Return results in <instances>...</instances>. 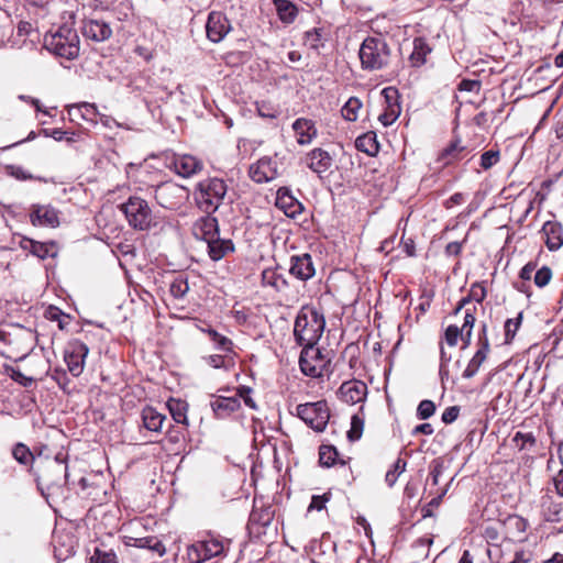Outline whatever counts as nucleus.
I'll use <instances>...</instances> for the list:
<instances>
[{"label": "nucleus", "instance_id": "4d7b16f0", "mask_svg": "<svg viewBox=\"0 0 563 563\" xmlns=\"http://www.w3.org/2000/svg\"><path fill=\"white\" fill-rule=\"evenodd\" d=\"M251 394H252V389L247 386H239L238 389H236V396L240 399H243L244 404L251 408V409H256L257 406H256V402L255 400L251 397Z\"/></svg>", "mask_w": 563, "mask_h": 563}, {"label": "nucleus", "instance_id": "b1692460", "mask_svg": "<svg viewBox=\"0 0 563 563\" xmlns=\"http://www.w3.org/2000/svg\"><path fill=\"white\" fill-rule=\"evenodd\" d=\"M299 145H309L318 135V130L312 120L299 118L292 123Z\"/></svg>", "mask_w": 563, "mask_h": 563}, {"label": "nucleus", "instance_id": "4c0bfd02", "mask_svg": "<svg viewBox=\"0 0 563 563\" xmlns=\"http://www.w3.org/2000/svg\"><path fill=\"white\" fill-rule=\"evenodd\" d=\"M275 5L279 19L284 23H292L297 16V7L288 0H275Z\"/></svg>", "mask_w": 563, "mask_h": 563}, {"label": "nucleus", "instance_id": "338daca9", "mask_svg": "<svg viewBox=\"0 0 563 563\" xmlns=\"http://www.w3.org/2000/svg\"><path fill=\"white\" fill-rule=\"evenodd\" d=\"M479 88H481V82L478 80L463 79L459 84V89L461 91H478Z\"/></svg>", "mask_w": 563, "mask_h": 563}, {"label": "nucleus", "instance_id": "3c124183", "mask_svg": "<svg viewBox=\"0 0 563 563\" xmlns=\"http://www.w3.org/2000/svg\"><path fill=\"white\" fill-rule=\"evenodd\" d=\"M522 313H519L515 319H508L505 322V342L510 343L515 338L518 329L520 328Z\"/></svg>", "mask_w": 563, "mask_h": 563}, {"label": "nucleus", "instance_id": "a211bd4d", "mask_svg": "<svg viewBox=\"0 0 563 563\" xmlns=\"http://www.w3.org/2000/svg\"><path fill=\"white\" fill-rule=\"evenodd\" d=\"M289 273L299 280L306 282L316 274L311 255L303 253L290 257Z\"/></svg>", "mask_w": 563, "mask_h": 563}, {"label": "nucleus", "instance_id": "9b49d317", "mask_svg": "<svg viewBox=\"0 0 563 563\" xmlns=\"http://www.w3.org/2000/svg\"><path fill=\"white\" fill-rule=\"evenodd\" d=\"M489 352L490 343L487 336V325L483 323L477 338V350L467 363V366L462 374L463 378L468 379L474 377L478 373L483 363L487 360Z\"/></svg>", "mask_w": 563, "mask_h": 563}, {"label": "nucleus", "instance_id": "dca6fc26", "mask_svg": "<svg viewBox=\"0 0 563 563\" xmlns=\"http://www.w3.org/2000/svg\"><path fill=\"white\" fill-rule=\"evenodd\" d=\"M47 472H53L57 475L56 479L51 481L47 474L37 476L36 482L38 485L45 484L47 487L66 484L68 477V466L65 463V457L58 453L54 461L48 463Z\"/></svg>", "mask_w": 563, "mask_h": 563}, {"label": "nucleus", "instance_id": "49530a36", "mask_svg": "<svg viewBox=\"0 0 563 563\" xmlns=\"http://www.w3.org/2000/svg\"><path fill=\"white\" fill-rule=\"evenodd\" d=\"M338 456V451L331 445H321L319 449V462L323 466H331L334 464Z\"/></svg>", "mask_w": 563, "mask_h": 563}, {"label": "nucleus", "instance_id": "a19ab883", "mask_svg": "<svg viewBox=\"0 0 563 563\" xmlns=\"http://www.w3.org/2000/svg\"><path fill=\"white\" fill-rule=\"evenodd\" d=\"M7 174L18 180H38L46 183V179L40 176H33L27 170H25L22 166L19 165H7L5 166Z\"/></svg>", "mask_w": 563, "mask_h": 563}, {"label": "nucleus", "instance_id": "bb28decb", "mask_svg": "<svg viewBox=\"0 0 563 563\" xmlns=\"http://www.w3.org/2000/svg\"><path fill=\"white\" fill-rule=\"evenodd\" d=\"M206 243L208 245V254L214 262L222 260L234 251L233 242L229 239H221L219 235Z\"/></svg>", "mask_w": 563, "mask_h": 563}, {"label": "nucleus", "instance_id": "052dcab7", "mask_svg": "<svg viewBox=\"0 0 563 563\" xmlns=\"http://www.w3.org/2000/svg\"><path fill=\"white\" fill-rule=\"evenodd\" d=\"M321 42V33L318 29H312L305 33V44L317 49Z\"/></svg>", "mask_w": 563, "mask_h": 563}, {"label": "nucleus", "instance_id": "cd10ccee", "mask_svg": "<svg viewBox=\"0 0 563 563\" xmlns=\"http://www.w3.org/2000/svg\"><path fill=\"white\" fill-rule=\"evenodd\" d=\"M75 113H79V118L86 122H89L91 124L98 123V115L100 113L98 112L97 106L95 103L89 102H82L78 104L70 106L68 108V114L70 117L71 121H75Z\"/></svg>", "mask_w": 563, "mask_h": 563}, {"label": "nucleus", "instance_id": "2eb2a0df", "mask_svg": "<svg viewBox=\"0 0 563 563\" xmlns=\"http://www.w3.org/2000/svg\"><path fill=\"white\" fill-rule=\"evenodd\" d=\"M250 177L258 184L268 183L278 175L277 163L271 157H262L250 167Z\"/></svg>", "mask_w": 563, "mask_h": 563}, {"label": "nucleus", "instance_id": "774afa93", "mask_svg": "<svg viewBox=\"0 0 563 563\" xmlns=\"http://www.w3.org/2000/svg\"><path fill=\"white\" fill-rule=\"evenodd\" d=\"M537 268V264L534 262L527 263L520 271L519 277L522 280H530L532 277L533 272Z\"/></svg>", "mask_w": 563, "mask_h": 563}, {"label": "nucleus", "instance_id": "8fccbe9b", "mask_svg": "<svg viewBox=\"0 0 563 563\" xmlns=\"http://www.w3.org/2000/svg\"><path fill=\"white\" fill-rule=\"evenodd\" d=\"M208 335L210 336L211 341L217 345L219 350L222 351H230L232 346V341L228 339L227 336L220 334L214 329H207L203 330Z\"/></svg>", "mask_w": 563, "mask_h": 563}, {"label": "nucleus", "instance_id": "f8f14e48", "mask_svg": "<svg viewBox=\"0 0 563 563\" xmlns=\"http://www.w3.org/2000/svg\"><path fill=\"white\" fill-rule=\"evenodd\" d=\"M29 217L34 227L57 228L59 225V212L51 205H32Z\"/></svg>", "mask_w": 563, "mask_h": 563}, {"label": "nucleus", "instance_id": "a878e982", "mask_svg": "<svg viewBox=\"0 0 563 563\" xmlns=\"http://www.w3.org/2000/svg\"><path fill=\"white\" fill-rule=\"evenodd\" d=\"M544 243L550 251H558L563 245V229L556 221H547L541 230Z\"/></svg>", "mask_w": 563, "mask_h": 563}, {"label": "nucleus", "instance_id": "603ef678", "mask_svg": "<svg viewBox=\"0 0 563 563\" xmlns=\"http://www.w3.org/2000/svg\"><path fill=\"white\" fill-rule=\"evenodd\" d=\"M90 561L91 563H117V555L113 551H102L96 548Z\"/></svg>", "mask_w": 563, "mask_h": 563}, {"label": "nucleus", "instance_id": "c756f323", "mask_svg": "<svg viewBox=\"0 0 563 563\" xmlns=\"http://www.w3.org/2000/svg\"><path fill=\"white\" fill-rule=\"evenodd\" d=\"M126 544L140 549H147L159 558H162L166 553V548L163 544V542L157 537L154 536L143 538H130V541L126 542Z\"/></svg>", "mask_w": 563, "mask_h": 563}, {"label": "nucleus", "instance_id": "393cba45", "mask_svg": "<svg viewBox=\"0 0 563 563\" xmlns=\"http://www.w3.org/2000/svg\"><path fill=\"white\" fill-rule=\"evenodd\" d=\"M276 207L285 212L287 217H296L302 210L301 203L290 194L289 189L282 187L277 190Z\"/></svg>", "mask_w": 563, "mask_h": 563}, {"label": "nucleus", "instance_id": "72a5a7b5", "mask_svg": "<svg viewBox=\"0 0 563 563\" xmlns=\"http://www.w3.org/2000/svg\"><path fill=\"white\" fill-rule=\"evenodd\" d=\"M486 297V289L483 284L475 283L472 285L470 289L468 296L462 298L456 308L454 309V314H457L467 303H470L472 300L481 303Z\"/></svg>", "mask_w": 563, "mask_h": 563}, {"label": "nucleus", "instance_id": "58836bf2", "mask_svg": "<svg viewBox=\"0 0 563 563\" xmlns=\"http://www.w3.org/2000/svg\"><path fill=\"white\" fill-rule=\"evenodd\" d=\"M21 247L30 251L34 256H37L41 260H44L49 255V246L47 244L33 241L31 239H24L21 242Z\"/></svg>", "mask_w": 563, "mask_h": 563}, {"label": "nucleus", "instance_id": "680f3d73", "mask_svg": "<svg viewBox=\"0 0 563 563\" xmlns=\"http://www.w3.org/2000/svg\"><path fill=\"white\" fill-rule=\"evenodd\" d=\"M444 471L443 463L439 460H434L430 465V478L432 481V485H438L440 476Z\"/></svg>", "mask_w": 563, "mask_h": 563}, {"label": "nucleus", "instance_id": "39448f33", "mask_svg": "<svg viewBox=\"0 0 563 563\" xmlns=\"http://www.w3.org/2000/svg\"><path fill=\"white\" fill-rule=\"evenodd\" d=\"M230 544V539L209 533L205 539L188 547V561L189 563H202L214 556L223 555L229 550Z\"/></svg>", "mask_w": 563, "mask_h": 563}, {"label": "nucleus", "instance_id": "69168bd1", "mask_svg": "<svg viewBox=\"0 0 563 563\" xmlns=\"http://www.w3.org/2000/svg\"><path fill=\"white\" fill-rule=\"evenodd\" d=\"M329 500L328 496L324 494L322 496L314 495L312 496L311 503L308 507V510L316 509L318 511L322 510L325 507V503Z\"/></svg>", "mask_w": 563, "mask_h": 563}, {"label": "nucleus", "instance_id": "f704fd0d", "mask_svg": "<svg viewBox=\"0 0 563 563\" xmlns=\"http://www.w3.org/2000/svg\"><path fill=\"white\" fill-rule=\"evenodd\" d=\"M355 146L358 151L368 155H375L378 152L379 145L376 140V134L367 132L355 140Z\"/></svg>", "mask_w": 563, "mask_h": 563}, {"label": "nucleus", "instance_id": "1a4fd4ad", "mask_svg": "<svg viewBox=\"0 0 563 563\" xmlns=\"http://www.w3.org/2000/svg\"><path fill=\"white\" fill-rule=\"evenodd\" d=\"M154 198L161 207L177 210L186 199V191L184 187L174 183H164L156 187Z\"/></svg>", "mask_w": 563, "mask_h": 563}, {"label": "nucleus", "instance_id": "7c9ffc66", "mask_svg": "<svg viewBox=\"0 0 563 563\" xmlns=\"http://www.w3.org/2000/svg\"><path fill=\"white\" fill-rule=\"evenodd\" d=\"M165 419L166 417L153 407L147 406L142 410L143 424L150 431H162Z\"/></svg>", "mask_w": 563, "mask_h": 563}, {"label": "nucleus", "instance_id": "ea45409f", "mask_svg": "<svg viewBox=\"0 0 563 563\" xmlns=\"http://www.w3.org/2000/svg\"><path fill=\"white\" fill-rule=\"evenodd\" d=\"M12 456L18 463L25 466L31 465L35 460L29 446L21 442L13 446Z\"/></svg>", "mask_w": 563, "mask_h": 563}, {"label": "nucleus", "instance_id": "37998d69", "mask_svg": "<svg viewBox=\"0 0 563 563\" xmlns=\"http://www.w3.org/2000/svg\"><path fill=\"white\" fill-rule=\"evenodd\" d=\"M512 442L515 446L520 450H531L536 445V438L531 432H516V434L512 438Z\"/></svg>", "mask_w": 563, "mask_h": 563}, {"label": "nucleus", "instance_id": "13d9d810", "mask_svg": "<svg viewBox=\"0 0 563 563\" xmlns=\"http://www.w3.org/2000/svg\"><path fill=\"white\" fill-rule=\"evenodd\" d=\"M499 161V152L498 151H486L481 156V166L484 169H489Z\"/></svg>", "mask_w": 563, "mask_h": 563}, {"label": "nucleus", "instance_id": "4be33fe9", "mask_svg": "<svg viewBox=\"0 0 563 563\" xmlns=\"http://www.w3.org/2000/svg\"><path fill=\"white\" fill-rule=\"evenodd\" d=\"M194 235L197 239H201L206 242L219 235V225L217 218L211 214H207L199 218L192 228Z\"/></svg>", "mask_w": 563, "mask_h": 563}, {"label": "nucleus", "instance_id": "ddd939ff", "mask_svg": "<svg viewBox=\"0 0 563 563\" xmlns=\"http://www.w3.org/2000/svg\"><path fill=\"white\" fill-rule=\"evenodd\" d=\"M385 99V107L383 113L379 114L378 120L383 125L388 126L393 124L400 115L401 107L398 101V90L394 87H387L382 91Z\"/></svg>", "mask_w": 563, "mask_h": 563}, {"label": "nucleus", "instance_id": "c9c22d12", "mask_svg": "<svg viewBox=\"0 0 563 563\" xmlns=\"http://www.w3.org/2000/svg\"><path fill=\"white\" fill-rule=\"evenodd\" d=\"M430 47L422 38H415L413 51L411 52L409 59L412 66H421L426 63V57L430 53Z\"/></svg>", "mask_w": 563, "mask_h": 563}, {"label": "nucleus", "instance_id": "c03bdc74", "mask_svg": "<svg viewBox=\"0 0 563 563\" xmlns=\"http://www.w3.org/2000/svg\"><path fill=\"white\" fill-rule=\"evenodd\" d=\"M262 280L264 285L272 286L276 290H282L287 286L286 279L274 271H264L262 274Z\"/></svg>", "mask_w": 563, "mask_h": 563}, {"label": "nucleus", "instance_id": "9d476101", "mask_svg": "<svg viewBox=\"0 0 563 563\" xmlns=\"http://www.w3.org/2000/svg\"><path fill=\"white\" fill-rule=\"evenodd\" d=\"M88 353V346L79 340L69 342L65 347L64 361L67 364L68 372L74 377H78L84 372L85 360Z\"/></svg>", "mask_w": 563, "mask_h": 563}, {"label": "nucleus", "instance_id": "4468645a", "mask_svg": "<svg viewBox=\"0 0 563 563\" xmlns=\"http://www.w3.org/2000/svg\"><path fill=\"white\" fill-rule=\"evenodd\" d=\"M231 24L228 20V18L217 11H212L208 15L207 24H206V32L207 37L213 42L219 43L221 42L225 35L230 32Z\"/></svg>", "mask_w": 563, "mask_h": 563}, {"label": "nucleus", "instance_id": "412c9836", "mask_svg": "<svg viewBox=\"0 0 563 563\" xmlns=\"http://www.w3.org/2000/svg\"><path fill=\"white\" fill-rule=\"evenodd\" d=\"M210 407L218 419H225L238 411L241 402L238 397L214 396L210 401Z\"/></svg>", "mask_w": 563, "mask_h": 563}, {"label": "nucleus", "instance_id": "5fc2aeb1", "mask_svg": "<svg viewBox=\"0 0 563 563\" xmlns=\"http://www.w3.org/2000/svg\"><path fill=\"white\" fill-rule=\"evenodd\" d=\"M551 278H552L551 268L548 266H542L541 268H539L536 272L533 282L538 287L542 288L550 283Z\"/></svg>", "mask_w": 563, "mask_h": 563}, {"label": "nucleus", "instance_id": "09e8293b", "mask_svg": "<svg viewBox=\"0 0 563 563\" xmlns=\"http://www.w3.org/2000/svg\"><path fill=\"white\" fill-rule=\"evenodd\" d=\"M364 429V419L358 415H353L351 418V429L347 431L350 441H356L362 437Z\"/></svg>", "mask_w": 563, "mask_h": 563}, {"label": "nucleus", "instance_id": "2f4dec72", "mask_svg": "<svg viewBox=\"0 0 563 563\" xmlns=\"http://www.w3.org/2000/svg\"><path fill=\"white\" fill-rule=\"evenodd\" d=\"M467 153L468 151L465 146L461 145L460 141H454L442 151L439 161L443 162L444 165H449L454 161L464 158Z\"/></svg>", "mask_w": 563, "mask_h": 563}, {"label": "nucleus", "instance_id": "20e7f679", "mask_svg": "<svg viewBox=\"0 0 563 563\" xmlns=\"http://www.w3.org/2000/svg\"><path fill=\"white\" fill-rule=\"evenodd\" d=\"M44 46L56 56L74 59L79 54V36L76 30L64 24L44 36Z\"/></svg>", "mask_w": 563, "mask_h": 563}, {"label": "nucleus", "instance_id": "aec40b11", "mask_svg": "<svg viewBox=\"0 0 563 563\" xmlns=\"http://www.w3.org/2000/svg\"><path fill=\"white\" fill-rule=\"evenodd\" d=\"M306 165L316 174L322 175L327 173L333 163L332 156L322 148H313L306 157Z\"/></svg>", "mask_w": 563, "mask_h": 563}, {"label": "nucleus", "instance_id": "c85d7f7f", "mask_svg": "<svg viewBox=\"0 0 563 563\" xmlns=\"http://www.w3.org/2000/svg\"><path fill=\"white\" fill-rule=\"evenodd\" d=\"M542 515L543 518L549 522H561L563 521V503L553 500L549 496L542 497Z\"/></svg>", "mask_w": 563, "mask_h": 563}, {"label": "nucleus", "instance_id": "a18cd8bd", "mask_svg": "<svg viewBox=\"0 0 563 563\" xmlns=\"http://www.w3.org/2000/svg\"><path fill=\"white\" fill-rule=\"evenodd\" d=\"M189 290V285L186 278L181 275L177 276L170 284L169 291L176 299H181Z\"/></svg>", "mask_w": 563, "mask_h": 563}, {"label": "nucleus", "instance_id": "864d4df0", "mask_svg": "<svg viewBox=\"0 0 563 563\" xmlns=\"http://www.w3.org/2000/svg\"><path fill=\"white\" fill-rule=\"evenodd\" d=\"M435 412V405L432 400L424 399L420 401L417 408V416L421 420L429 419Z\"/></svg>", "mask_w": 563, "mask_h": 563}, {"label": "nucleus", "instance_id": "6e6552de", "mask_svg": "<svg viewBox=\"0 0 563 563\" xmlns=\"http://www.w3.org/2000/svg\"><path fill=\"white\" fill-rule=\"evenodd\" d=\"M317 344L301 345L302 351L299 357L301 372L311 377H320L329 363V360L322 354Z\"/></svg>", "mask_w": 563, "mask_h": 563}, {"label": "nucleus", "instance_id": "bf43d9fd", "mask_svg": "<svg viewBox=\"0 0 563 563\" xmlns=\"http://www.w3.org/2000/svg\"><path fill=\"white\" fill-rule=\"evenodd\" d=\"M461 334L462 331L460 328L457 325L451 324L444 332V340L449 346H455Z\"/></svg>", "mask_w": 563, "mask_h": 563}, {"label": "nucleus", "instance_id": "e433bc0d", "mask_svg": "<svg viewBox=\"0 0 563 563\" xmlns=\"http://www.w3.org/2000/svg\"><path fill=\"white\" fill-rule=\"evenodd\" d=\"M66 541L60 542V537H54L55 556L58 560H64L75 553V540L73 536H66Z\"/></svg>", "mask_w": 563, "mask_h": 563}, {"label": "nucleus", "instance_id": "423d86ee", "mask_svg": "<svg viewBox=\"0 0 563 563\" xmlns=\"http://www.w3.org/2000/svg\"><path fill=\"white\" fill-rule=\"evenodd\" d=\"M120 210L134 230L147 231L157 224L147 201L141 197L131 196L120 205Z\"/></svg>", "mask_w": 563, "mask_h": 563}, {"label": "nucleus", "instance_id": "0e129e2a", "mask_svg": "<svg viewBox=\"0 0 563 563\" xmlns=\"http://www.w3.org/2000/svg\"><path fill=\"white\" fill-rule=\"evenodd\" d=\"M475 310H476V307H474L473 310H471V309L465 310L464 322H463L462 328H460L461 331H466V330L473 331V327L476 321V318L474 316Z\"/></svg>", "mask_w": 563, "mask_h": 563}, {"label": "nucleus", "instance_id": "f03ea898", "mask_svg": "<svg viewBox=\"0 0 563 563\" xmlns=\"http://www.w3.org/2000/svg\"><path fill=\"white\" fill-rule=\"evenodd\" d=\"M358 57L364 70H382L390 64L391 49L383 36H368L360 46Z\"/></svg>", "mask_w": 563, "mask_h": 563}, {"label": "nucleus", "instance_id": "de8ad7c7", "mask_svg": "<svg viewBox=\"0 0 563 563\" xmlns=\"http://www.w3.org/2000/svg\"><path fill=\"white\" fill-rule=\"evenodd\" d=\"M273 518L269 509L256 510L253 509L250 515V523L251 525H261L262 527H266L271 523Z\"/></svg>", "mask_w": 563, "mask_h": 563}, {"label": "nucleus", "instance_id": "f257e3e1", "mask_svg": "<svg viewBox=\"0 0 563 563\" xmlns=\"http://www.w3.org/2000/svg\"><path fill=\"white\" fill-rule=\"evenodd\" d=\"M325 328V319L313 306H302L298 311L295 324L294 336L296 342L301 345L317 344L322 336Z\"/></svg>", "mask_w": 563, "mask_h": 563}, {"label": "nucleus", "instance_id": "f3484780", "mask_svg": "<svg viewBox=\"0 0 563 563\" xmlns=\"http://www.w3.org/2000/svg\"><path fill=\"white\" fill-rule=\"evenodd\" d=\"M339 394L344 402L355 405L365 400L367 385L358 379L347 380L340 386Z\"/></svg>", "mask_w": 563, "mask_h": 563}, {"label": "nucleus", "instance_id": "6e6d98bb", "mask_svg": "<svg viewBox=\"0 0 563 563\" xmlns=\"http://www.w3.org/2000/svg\"><path fill=\"white\" fill-rule=\"evenodd\" d=\"M7 372L11 379L23 387H29L33 383V378L24 375L19 368L10 367Z\"/></svg>", "mask_w": 563, "mask_h": 563}, {"label": "nucleus", "instance_id": "473e14b6", "mask_svg": "<svg viewBox=\"0 0 563 563\" xmlns=\"http://www.w3.org/2000/svg\"><path fill=\"white\" fill-rule=\"evenodd\" d=\"M166 405L168 407V410L172 415L173 420L178 424H183V426L187 427L188 426V418H187L188 405H187V402L184 400H180V399L170 398Z\"/></svg>", "mask_w": 563, "mask_h": 563}, {"label": "nucleus", "instance_id": "79ce46f5", "mask_svg": "<svg viewBox=\"0 0 563 563\" xmlns=\"http://www.w3.org/2000/svg\"><path fill=\"white\" fill-rule=\"evenodd\" d=\"M362 108V102L355 97H351L341 109L342 117L347 121H355L357 112Z\"/></svg>", "mask_w": 563, "mask_h": 563}, {"label": "nucleus", "instance_id": "6ab92c4d", "mask_svg": "<svg viewBox=\"0 0 563 563\" xmlns=\"http://www.w3.org/2000/svg\"><path fill=\"white\" fill-rule=\"evenodd\" d=\"M82 35L93 42H104L112 35V29L103 20H85L81 25Z\"/></svg>", "mask_w": 563, "mask_h": 563}, {"label": "nucleus", "instance_id": "0eeeda50", "mask_svg": "<svg viewBox=\"0 0 563 563\" xmlns=\"http://www.w3.org/2000/svg\"><path fill=\"white\" fill-rule=\"evenodd\" d=\"M297 416L317 432L325 429L330 418L325 401L301 404L297 407Z\"/></svg>", "mask_w": 563, "mask_h": 563}, {"label": "nucleus", "instance_id": "7ed1b4c3", "mask_svg": "<svg viewBox=\"0 0 563 563\" xmlns=\"http://www.w3.org/2000/svg\"><path fill=\"white\" fill-rule=\"evenodd\" d=\"M228 187L221 178H207L199 181L195 189L197 207L207 214H212L222 205Z\"/></svg>", "mask_w": 563, "mask_h": 563}, {"label": "nucleus", "instance_id": "e2e57ef3", "mask_svg": "<svg viewBox=\"0 0 563 563\" xmlns=\"http://www.w3.org/2000/svg\"><path fill=\"white\" fill-rule=\"evenodd\" d=\"M460 415V408L457 406L448 407L442 413V421L446 424L454 422Z\"/></svg>", "mask_w": 563, "mask_h": 563}, {"label": "nucleus", "instance_id": "5701e85b", "mask_svg": "<svg viewBox=\"0 0 563 563\" xmlns=\"http://www.w3.org/2000/svg\"><path fill=\"white\" fill-rule=\"evenodd\" d=\"M172 164L176 174L184 178L199 173L203 167L201 161L188 154L175 156Z\"/></svg>", "mask_w": 563, "mask_h": 563}]
</instances>
